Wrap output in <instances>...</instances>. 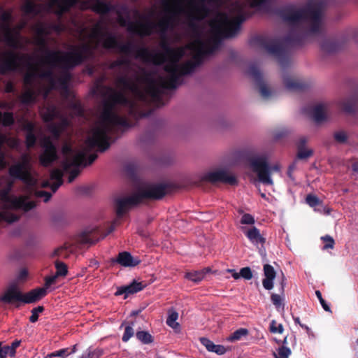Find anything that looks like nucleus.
<instances>
[{
    "mask_svg": "<svg viewBox=\"0 0 358 358\" xmlns=\"http://www.w3.org/2000/svg\"><path fill=\"white\" fill-rule=\"evenodd\" d=\"M223 34L224 14L219 13L201 29L197 37L187 45L171 48L164 44V52H151L147 48H136L131 42L118 44L105 27L103 31L97 27L92 32L91 40L94 43L100 41L103 48H115L124 55L110 66L113 69L118 67L122 73L116 80L120 91L108 89V99L103 113L89 134L83 151L73 150L68 143L63 145L62 166L69 172V182H73L78 176V166L84 162L86 153L94 147L101 151L106 150L110 145V134L117 126L126 124L125 119L116 114V106L133 108L135 103L127 97V92L138 99H145L147 96L157 97L163 89L176 87L178 78L190 73L194 67L191 61L179 63L186 51L189 50L194 59L198 60L217 48Z\"/></svg>",
    "mask_w": 358,
    "mask_h": 358,
    "instance_id": "nucleus-1",
    "label": "nucleus"
},
{
    "mask_svg": "<svg viewBox=\"0 0 358 358\" xmlns=\"http://www.w3.org/2000/svg\"><path fill=\"white\" fill-rule=\"evenodd\" d=\"M99 27L103 30L102 24H96L92 29L79 27L76 34L81 42L80 45L71 46L68 52L49 50L45 36L52 30L60 33L64 30L62 24L48 25L38 22L33 27V43L36 46L34 55L16 54L13 51L0 52V68L2 71H17L24 72V90L21 96L23 103L35 101L36 94L47 96L54 87L66 88L69 80L67 69L76 66L90 57L93 50L100 45V41L91 40L92 32Z\"/></svg>",
    "mask_w": 358,
    "mask_h": 358,
    "instance_id": "nucleus-2",
    "label": "nucleus"
},
{
    "mask_svg": "<svg viewBox=\"0 0 358 358\" xmlns=\"http://www.w3.org/2000/svg\"><path fill=\"white\" fill-rule=\"evenodd\" d=\"M278 15L291 27L287 36L280 38L268 34H257L250 39V45L264 50L275 57L282 68H286L289 64L291 49L302 47L310 36L322 33V7L320 2L301 8L289 5L280 8Z\"/></svg>",
    "mask_w": 358,
    "mask_h": 358,
    "instance_id": "nucleus-3",
    "label": "nucleus"
},
{
    "mask_svg": "<svg viewBox=\"0 0 358 358\" xmlns=\"http://www.w3.org/2000/svg\"><path fill=\"white\" fill-rule=\"evenodd\" d=\"M31 156L29 154H23L20 162L12 165L9 169L10 176L22 180L25 187L23 189L24 194L18 197L10 196L9 192L13 185V180L6 178V186L0 191V200L4 209L21 208L28 211L36 206L34 201H27L29 196L34 194L36 197L43 198L47 202L50 200L52 194L45 191L34 190L37 179L34 177V172L30 164Z\"/></svg>",
    "mask_w": 358,
    "mask_h": 358,
    "instance_id": "nucleus-4",
    "label": "nucleus"
},
{
    "mask_svg": "<svg viewBox=\"0 0 358 358\" xmlns=\"http://www.w3.org/2000/svg\"><path fill=\"white\" fill-rule=\"evenodd\" d=\"M166 194L163 185H148L141 187L130 196H120L115 200V210L118 217L123 216L133 206L145 199H159Z\"/></svg>",
    "mask_w": 358,
    "mask_h": 358,
    "instance_id": "nucleus-5",
    "label": "nucleus"
},
{
    "mask_svg": "<svg viewBox=\"0 0 358 358\" xmlns=\"http://www.w3.org/2000/svg\"><path fill=\"white\" fill-rule=\"evenodd\" d=\"M245 162L250 170L257 174L258 181L264 185H273L271 174L274 172L279 173L280 170L279 164L270 166L268 159L265 155L247 156Z\"/></svg>",
    "mask_w": 358,
    "mask_h": 358,
    "instance_id": "nucleus-6",
    "label": "nucleus"
},
{
    "mask_svg": "<svg viewBox=\"0 0 358 358\" xmlns=\"http://www.w3.org/2000/svg\"><path fill=\"white\" fill-rule=\"evenodd\" d=\"M78 0H50L45 5L38 4L33 0H25L22 10L25 15L34 16L43 11L55 12L62 15L68 10Z\"/></svg>",
    "mask_w": 358,
    "mask_h": 358,
    "instance_id": "nucleus-7",
    "label": "nucleus"
},
{
    "mask_svg": "<svg viewBox=\"0 0 358 358\" xmlns=\"http://www.w3.org/2000/svg\"><path fill=\"white\" fill-rule=\"evenodd\" d=\"M10 18L11 15L8 12H3L1 14V19L2 23L0 24V38L12 48H22L29 43L28 39L21 37L19 34L20 30L24 24L17 28L11 29L9 24Z\"/></svg>",
    "mask_w": 358,
    "mask_h": 358,
    "instance_id": "nucleus-8",
    "label": "nucleus"
},
{
    "mask_svg": "<svg viewBox=\"0 0 358 358\" xmlns=\"http://www.w3.org/2000/svg\"><path fill=\"white\" fill-rule=\"evenodd\" d=\"M41 115L45 121H50L55 118H58L59 123L58 124L51 123L49 129L55 138H57L62 131L68 126L69 121L64 118L59 111L52 106H48L41 110Z\"/></svg>",
    "mask_w": 358,
    "mask_h": 358,
    "instance_id": "nucleus-9",
    "label": "nucleus"
},
{
    "mask_svg": "<svg viewBox=\"0 0 358 358\" xmlns=\"http://www.w3.org/2000/svg\"><path fill=\"white\" fill-rule=\"evenodd\" d=\"M228 0H225V40L236 37L241 30V24L245 22L248 15L240 8L237 15L229 18L227 13Z\"/></svg>",
    "mask_w": 358,
    "mask_h": 358,
    "instance_id": "nucleus-10",
    "label": "nucleus"
},
{
    "mask_svg": "<svg viewBox=\"0 0 358 358\" xmlns=\"http://www.w3.org/2000/svg\"><path fill=\"white\" fill-rule=\"evenodd\" d=\"M43 151L39 156V162L43 166H49L58 159L56 147L50 137H44L41 141Z\"/></svg>",
    "mask_w": 358,
    "mask_h": 358,
    "instance_id": "nucleus-11",
    "label": "nucleus"
},
{
    "mask_svg": "<svg viewBox=\"0 0 358 358\" xmlns=\"http://www.w3.org/2000/svg\"><path fill=\"white\" fill-rule=\"evenodd\" d=\"M223 180L224 169L222 167H217L198 174L194 184L197 186H201L206 182L214 185Z\"/></svg>",
    "mask_w": 358,
    "mask_h": 358,
    "instance_id": "nucleus-12",
    "label": "nucleus"
},
{
    "mask_svg": "<svg viewBox=\"0 0 358 358\" xmlns=\"http://www.w3.org/2000/svg\"><path fill=\"white\" fill-rule=\"evenodd\" d=\"M0 301L6 304L22 302V293L16 282H13L8 285L0 296Z\"/></svg>",
    "mask_w": 358,
    "mask_h": 358,
    "instance_id": "nucleus-13",
    "label": "nucleus"
},
{
    "mask_svg": "<svg viewBox=\"0 0 358 358\" xmlns=\"http://www.w3.org/2000/svg\"><path fill=\"white\" fill-rule=\"evenodd\" d=\"M248 74L251 76L256 85L259 87V92L262 97L268 98L271 96V91L264 84L262 74L255 65H251L248 69Z\"/></svg>",
    "mask_w": 358,
    "mask_h": 358,
    "instance_id": "nucleus-14",
    "label": "nucleus"
},
{
    "mask_svg": "<svg viewBox=\"0 0 358 358\" xmlns=\"http://www.w3.org/2000/svg\"><path fill=\"white\" fill-rule=\"evenodd\" d=\"M263 271L265 278L262 280V285L266 290H271L273 287V280L276 276V272L271 264H264Z\"/></svg>",
    "mask_w": 358,
    "mask_h": 358,
    "instance_id": "nucleus-15",
    "label": "nucleus"
},
{
    "mask_svg": "<svg viewBox=\"0 0 358 358\" xmlns=\"http://www.w3.org/2000/svg\"><path fill=\"white\" fill-rule=\"evenodd\" d=\"M62 177L63 173L61 170L58 169H53L50 173V180L53 181V182L50 183L49 181H45L43 182L42 187H50L52 191L55 192L63 183Z\"/></svg>",
    "mask_w": 358,
    "mask_h": 358,
    "instance_id": "nucleus-16",
    "label": "nucleus"
},
{
    "mask_svg": "<svg viewBox=\"0 0 358 358\" xmlns=\"http://www.w3.org/2000/svg\"><path fill=\"white\" fill-rule=\"evenodd\" d=\"M283 83L287 90L292 92H301L306 87L304 83L287 73L283 75Z\"/></svg>",
    "mask_w": 358,
    "mask_h": 358,
    "instance_id": "nucleus-17",
    "label": "nucleus"
},
{
    "mask_svg": "<svg viewBox=\"0 0 358 358\" xmlns=\"http://www.w3.org/2000/svg\"><path fill=\"white\" fill-rule=\"evenodd\" d=\"M115 262L124 267H134L140 264L141 260L124 251L118 254Z\"/></svg>",
    "mask_w": 358,
    "mask_h": 358,
    "instance_id": "nucleus-18",
    "label": "nucleus"
},
{
    "mask_svg": "<svg viewBox=\"0 0 358 358\" xmlns=\"http://www.w3.org/2000/svg\"><path fill=\"white\" fill-rule=\"evenodd\" d=\"M47 294L45 288H37L30 292L22 294V302L24 303H32L39 301Z\"/></svg>",
    "mask_w": 358,
    "mask_h": 358,
    "instance_id": "nucleus-19",
    "label": "nucleus"
},
{
    "mask_svg": "<svg viewBox=\"0 0 358 358\" xmlns=\"http://www.w3.org/2000/svg\"><path fill=\"white\" fill-rule=\"evenodd\" d=\"M344 46L343 41L334 39H327L322 42L321 50L327 53H335L341 50Z\"/></svg>",
    "mask_w": 358,
    "mask_h": 358,
    "instance_id": "nucleus-20",
    "label": "nucleus"
},
{
    "mask_svg": "<svg viewBox=\"0 0 358 358\" xmlns=\"http://www.w3.org/2000/svg\"><path fill=\"white\" fill-rule=\"evenodd\" d=\"M308 141L306 137H301L296 142L297 155L296 157L299 159H306L312 157L313 151L312 149L306 148Z\"/></svg>",
    "mask_w": 358,
    "mask_h": 358,
    "instance_id": "nucleus-21",
    "label": "nucleus"
},
{
    "mask_svg": "<svg viewBox=\"0 0 358 358\" xmlns=\"http://www.w3.org/2000/svg\"><path fill=\"white\" fill-rule=\"evenodd\" d=\"M167 315L166 324L173 329L175 332H180V324L177 321L179 317L178 313L174 308H171L168 310Z\"/></svg>",
    "mask_w": 358,
    "mask_h": 358,
    "instance_id": "nucleus-22",
    "label": "nucleus"
},
{
    "mask_svg": "<svg viewBox=\"0 0 358 358\" xmlns=\"http://www.w3.org/2000/svg\"><path fill=\"white\" fill-rule=\"evenodd\" d=\"M244 234L254 245H263L266 241V239L262 236L259 229L255 227L244 230Z\"/></svg>",
    "mask_w": 358,
    "mask_h": 358,
    "instance_id": "nucleus-23",
    "label": "nucleus"
},
{
    "mask_svg": "<svg viewBox=\"0 0 358 358\" xmlns=\"http://www.w3.org/2000/svg\"><path fill=\"white\" fill-rule=\"evenodd\" d=\"M199 341L208 352H214L218 355H222L224 354L223 345H217L206 337H201Z\"/></svg>",
    "mask_w": 358,
    "mask_h": 358,
    "instance_id": "nucleus-24",
    "label": "nucleus"
},
{
    "mask_svg": "<svg viewBox=\"0 0 358 358\" xmlns=\"http://www.w3.org/2000/svg\"><path fill=\"white\" fill-rule=\"evenodd\" d=\"M95 231V228L85 230L78 235V241L82 244H94L99 240V238H94L93 236Z\"/></svg>",
    "mask_w": 358,
    "mask_h": 358,
    "instance_id": "nucleus-25",
    "label": "nucleus"
},
{
    "mask_svg": "<svg viewBox=\"0 0 358 358\" xmlns=\"http://www.w3.org/2000/svg\"><path fill=\"white\" fill-rule=\"evenodd\" d=\"M22 128L24 130L27 131V134L26 136V144L28 148L32 147L36 142V138L32 131L34 129V124L28 121H24L22 123Z\"/></svg>",
    "mask_w": 358,
    "mask_h": 358,
    "instance_id": "nucleus-26",
    "label": "nucleus"
},
{
    "mask_svg": "<svg viewBox=\"0 0 358 358\" xmlns=\"http://www.w3.org/2000/svg\"><path fill=\"white\" fill-rule=\"evenodd\" d=\"M313 118L316 122H321L327 119L325 113V106L324 104H318L314 106L313 109Z\"/></svg>",
    "mask_w": 358,
    "mask_h": 358,
    "instance_id": "nucleus-27",
    "label": "nucleus"
},
{
    "mask_svg": "<svg viewBox=\"0 0 358 358\" xmlns=\"http://www.w3.org/2000/svg\"><path fill=\"white\" fill-rule=\"evenodd\" d=\"M21 341L16 340L11 343V345H6L3 347V351L0 353V358H6L7 355L14 357L15 355V350L20 345Z\"/></svg>",
    "mask_w": 358,
    "mask_h": 358,
    "instance_id": "nucleus-28",
    "label": "nucleus"
},
{
    "mask_svg": "<svg viewBox=\"0 0 358 358\" xmlns=\"http://www.w3.org/2000/svg\"><path fill=\"white\" fill-rule=\"evenodd\" d=\"M249 334V331L245 328H239L233 332L227 340L230 342H235L241 340L243 337L247 336Z\"/></svg>",
    "mask_w": 358,
    "mask_h": 358,
    "instance_id": "nucleus-29",
    "label": "nucleus"
},
{
    "mask_svg": "<svg viewBox=\"0 0 358 358\" xmlns=\"http://www.w3.org/2000/svg\"><path fill=\"white\" fill-rule=\"evenodd\" d=\"M145 287L142 282L134 280L130 285L125 286L126 296H124V298H127L129 294L141 291Z\"/></svg>",
    "mask_w": 358,
    "mask_h": 358,
    "instance_id": "nucleus-30",
    "label": "nucleus"
},
{
    "mask_svg": "<svg viewBox=\"0 0 358 358\" xmlns=\"http://www.w3.org/2000/svg\"><path fill=\"white\" fill-rule=\"evenodd\" d=\"M185 278L194 283H199L205 278L203 272L200 271H193L185 273Z\"/></svg>",
    "mask_w": 358,
    "mask_h": 358,
    "instance_id": "nucleus-31",
    "label": "nucleus"
},
{
    "mask_svg": "<svg viewBox=\"0 0 358 358\" xmlns=\"http://www.w3.org/2000/svg\"><path fill=\"white\" fill-rule=\"evenodd\" d=\"M91 7L96 12L103 14L109 10V7L107 4L98 0H92L91 2Z\"/></svg>",
    "mask_w": 358,
    "mask_h": 358,
    "instance_id": "nucleus-32",
    "label": "nucleus"
},
{
    "mask_svg": "<svg viewBox=\"0 0 358 358\" xmlns=\"http://www.w3.org/2000/svg\"><path fill=\"white\" fill-rule=\"evenodd\" d=\"M6 143L10 148H17L19 145V141L15 138L8 137L5 135L0 134V146Z\"/></svg>",
    "mask_w": 358,
    "mask_h": 358,
    "instance_id": "nucleus-33",
    "label": "nucleus"
},
{
    "mask_svg": "<svg viewBox=\"0 0 358 358\" xmlns=\"http://www.w3.org/2000/svg\"><path fill=\"white\" fill-rule=\"evenodd\" d=\"M291 354L292 351L289 348L285 345H282L278 348V354L273 352V355L275 358H289Z\"/></svg>",
    "mask_w": 358,
    "mask_h": 358,
    "instance_id": "nucleus-34",
    "label": "nucleus"
},
{
    "mask_svg": "<svg viewBox=\"0 0 358 358\" xmlns=\"http://www.w3.org/2000/svg\"><path fill=\"white\" fill-rule=\"evenodd\" d=\"M137 338L144 344H149L152 343V336L145 331H141L136 333Z\"/></svg>",
    "mask_w": 358,
    "mask_h": 358,
    "instance_id": "nucleus-35",
    "label": "nucleus"
},
{
    "mask_svg": "<svg viewBox=\"0 0 358 358\" xmlns=\"http://www.w3.org/2000/svg\"><path fill=\"white\" fill-rule=\"evenodd\" d=\"M14 122L13 114L10 113H4L3 114L0 112V124L4 126H9Z\"/></svg>",
    "mask_w": 358,
    "mask_h": 358,
    "instance_id": "nucleus-36",
    "label": "nucleus"
},
{
    "mask_svg": "<svg viewBox=\"0 0 358 358\" xmlns=\"http://www.w3.org/2000/svg\"><path fill=\"white\" fill-rule=\"evenodd\" d=\"M306 203L312 208H316V206L321 205V200L316 195L310 194L306 197Z\"/></svg>",
    "mask_w": 358,
    "mask_h": 358,
    "instance_id": "nucleus-37",
    "label": "nucleus"
},
{
    "mask_svg": "<svg viewBox=\"0 0 358 358\" xmlns=\"http://www.w3.org/2000/svg\"><path fill=\"white\" fill-rule=\"evenodd\" d=\"M284 331V327L281 323H278L275 320L270 322V331L271 334H282Z\"/></svg>",
    "mask_w": 358,
    "mask_h": 358,
    "instance_id": "nucleus-38",
    "label": "nucleus"
},
{
    "mask_svg": "<svg viewBox=\"0 0 358 358\" xmlns=\"http://www.w3.org/2000/svg\"><path fill=\"white\" fill-rule=\"evenodd\" d=\"M55 267L57 269L56 275L57 276H65L67 274V266L64 263L61 262H56Z\"/></svg>",
    "mask_w": 358,
    "mask_h": 358,
    "instance_id": "nucleus-39",
    "label": "nucleus"
},
{
    "mask_svg": "<svg viewBox=\"0 0 358 358\" xmlns=\"http://www.w3.org/2000/svg\"><path fill=\"white\" fill-rule=\"evenodd\" d=\"M69 356V349L64 348L58 351L48 354L45 358H52L55 357H59L62 358H67Z\"/></svg>",
    "mask_w": 358,
    "mask_h": 358,
    "instance_id": "nucleus-40",
    "label": "nucleus"
},
{
    "mask_svg": "<svg viewBox=\"0 0 358 358\" xmlns=\"http://www.w3.org/2000/svg\"><path fill=\"white\" fill-rule=\"evenodd\" d=\"M271 301L274 306L278 309L281 306L284 307V303H282V299L280 295L278 294L272 293L271 294Z\"/></svg>",
    "mask_w": 358,
    "mask_h": 358,
    "instance_id": "nucleus-41",
    "label": "nucleus"
},
{
    "mask_svg": "<svg viewBox=\"0 0 358 358\" xmlns=\"http://www.w3.org/2000/svg\"><path fill=\"white\" fill-rule=\"evenodd\" d=\"M241 277L245 278V280H250L253 278V273L252 272L251 268L249 266H245L241 268L240 270Z\"/></svg>",
    "mask_w": 358,
    "mask_h": 358,
    "instance_id": "nucleus-42",
    "label": "nucleus"
},
{
    "mask_svg": "<svg viewBox=\"0 0 358 358\" xmlns=\"http://www.w3.org/2000/svg\"><path fill=\"white\" fill-rule=\"evenodd\" d=\"M225 184L230 185L231 186H236L238 185L237 176L225 171Z\"/></svg>",
    "mask_w": 358,
    "mask_h": 358,
    "instance_id": "nucleus-43",
    "label": "nucleus"
},
{
    "mask_svg": "<svg viewBox=\"0 0 358 358\" xmlns=\"http://www.w3.org/2000/svg\"><path fill=\"white\" fill-rule=\"evenodd\" d=\"M44 308L43 306H38L34 308L31 310V315L29 317V321L32 323L36 322L38 319L39 313L43 311Z\"/></svg>",
    "mask_w": 358,
    "mask_h": 358,
    "instance_id": "nucleus-44",
    "label": "nucleus"
},
{
    "mask_svg": "<svg viewBox=\"0 0 358 358\" xmlns=\"http://www.w3.org/2000/svg\"><path fill=\"white\" fill-rule=\"evenodd\" d=\"M0 217L3 220H5L8 222H13L17 220L18 219L17 216L12 213L1 210H0Z\"/></svg>",
    "mask_w": 358,
    "mask_h": 358,
    "instance_id": "nucleus-45",
    "label": "nucleus"
},
{
    "mask_svg": "<svg viewBox=\"0 0 358 358\" xmlns=\"http://www.w3.org/2000/svg\"><path fill=\"white\" fill-rule=\"evenodd\" d=\"M357 106L353 101H347L343 104V109L349 113H352L356 110Z\"/></svg>",
    "mask_w": 358,
    "mask_h": 358,
    "instance_id": "nucleus-46",
    "label": "nucleus"
},
{
    "mask_svg": "<svg viewBox=\"0 0 358 358\" xmlns=\"http://www.w3.org/2000/svg\"><path fill=\"white\" fill-rule=\"evenodd\" d=\"M322 239L324 241V242L325 243L324 245L323 246L324 250L334 248V245H335V241L332 237H331L329 235H327L324 237H322Z\"/></svg>",
    "mask_w": 358,
    "mask_h": 358,
    "instance_id": "nucleus-47",
    "label": "nucleus"
},
{
    "mask_svg": "<svg viewBox=\"0 0 358 358\" xmlns=\"http://www.w3.org/2000/svg\"><path fill=\"white\" fill-rule=\"evenodd\" d=\"M334 139L340 143H344L347 139L348 136L345 131H336L334 134Z\"/></svg>",
    "mask_w": 358,
    "mask_h": 358,
    "instance_id": "nucleus-48",
    "label": "nucleus"
},
{
    "mask_svg": "<svg viewBox=\"0 0 358 358\" xmlns=\"http://www.w3.org/2000/svg\"><path fill=\"white\" fill-rule=\"evenodd\" d=\"M134 331L133 327L131 325L127 326L125 327V331L122 336V341L124 342L128 341L134 336Z\"/></svg>",
    "mask_w": 358,
    "mask_h": 358,
    "instance_id": "nucleus-49",
    "label": "nucleus"
},
{
    "mask_svg": "<svg viewBox=\"0 0 358 358\" xmlns=\"http://www.w3.org/2000/svg\"><path fill=\"white\" fill-rule=\"evenodd\" d=\"M70 247V245L69 244H64V246L59 248L56 249L54 251V255L60 256L62 257H67L68 255L66 253V250L69 249Z\"/></svg>",
    "mask_w": 358,
    "mask_h": 358,
    "instance_id": "nucleus-50",
    "label": "nucleus"
},
{
    "mask_svg": "<svg viewBox=\"0 0 358 358\" xmlns=\"http://www.w3.org/2000/svg\"><path fill=\"white\" fill-rule=\"evenodd\" d=\"M315 294H316L317 298L320 301V304H321L322 307L323 308V309L324 310H326V311L331 312V309L329 308V305L322 298V294H321L320 291H319V290L315 291Z\"/></svg>",
    "mask_w": 358,
    "mask_h": 358,
    "instance_id": "nucleus-51",
    "label": "nucleus"
},
{
    "mask_svg": "<svg viewBox=\"0 0 358 358\" xmlns=\"http://www.w3.org/2000/svg\"><path fill=\"white\" fill-rule=\"evenodd\" d=\"M241 223L242 224H252L255 223V219L253 215L250 213H245L244 215H242Z\"/></svg>",
    "mask_w": 358,
    "mask_h": 358,
    "instance_id": "nucleus-52",
    "label": "nucleus"
},
{
    "mask_svg": "<svg viewBox=\"0 0 358 358\" xmlns=\"http://www.w3.org/2000/svg\"><path fill=\"white\" fill-rule=\"evenodd\" d=\"M250 2L252 7L263 8L265 7L268 2V0H248Z\"/></svg>",
    "mask_w": 358,
    "mask_h": 358,
    "instance_id": "nucleus-53",
    "label": "nucleus"
},
{
    "mask_svg": "<svg viewBox=\"0 0 358 358\" xmlns=\"http://www.w3.org/2000/svg\"><path fill=\"white\" fill-rule=\"evenodd\" d=\"M289 133V131L286 129L283 128L278 131H276L274 134V138L276 140H279L281 138H283L285 136H287V135Z\"/></svg>",
    "mask_w": 358,
    "mask_h": 358,
    "instance_id": "nucleus-54",
    "label": "nucleus"
},
{
    "mask_svg": "<svg viewBox=\"0 0 358 358\" xmlns=\"http://www.w3.org/2000/svg\"><path fill=\"white\" fill-rule=\"evenodd\" d=\"M58 276L55 274L53 276H50L45 278V287L47 289L48 287H50L52 284L55 283L56 281V279Z\"/></svg>",
    "mask_w": 358,
    "mask_h": 358,
    "instance_id": "nucleus-55",
    "label": "nucleus"
},
{
    "mask_svg": "<svg viewBox=\"0 0 358 358\" xmlns=\"http://www.w3.org/2000/svg\"><path fill=\"white\" fill-rule=\"evenodd\" d=\"M28 273L27 271L25 269H22L20 271V272L18 274V276L17 278V281H22L26 278L27 276Z\"/></svg>",
    "mask_w": 358,
    "mask_h": 358,
    "instance_id": "nucleus-56",
    "label": "nucleus"
},
{
    "mask_svg": "<svg viewBox=\"0 0 358 358\" xmlns=\"http://www.w3.org/2000/svg\"><path fill=\"white\" fill-rule=\"evenodd\" d=\"M285 281H286V278L282 275V280L280 282V293L282 294H283L284 292H285V285H286Z\"/></svg>",
    "mask_w": 358,
    "mask_h": 358,
    "instance_id": "nucleus-57",
    "label": "nucleus"
},
{
    "mask_svg": "<svg viewBox=\"0 0 358 358\" xmlns=\"http://www.w3.org/2000/svg\"><path fill=\"white\" fill-rule=\"evenodd\" d=\"M122 294H125L126 295L125 286L118 287L117 292H115V295L116 296H120V295H122Z\"/></svg>",
    "mask_w": 358,
    "mask_h": 358,
    "instance_id": "nucleus-58",
    "label": "nucleus"
},
{
    "mask_svg": "<svg viewBox=\"0 0 358 358\" xmlns=\"http://www.w3.org/2000/svg\"><path fill=\"white\" fill-rule=\"evenodd\" d=\"M6 166V162L4 160V155L0 152V169H3Z\"/></svg>",
    "mask_w": 358,
    "mask_h": 358,
    "instance_id": "nucleus-59",
    "label": "nucleus"
},
{
    "mask_svg": "<svg viewBox=\"0 0 358 358\" xmlns=\"http://www.w3.org/2000/svg\"><path fill=\"white\" fill-rule=\"evenodd\" d=\"M201 271H202V272H203L204 276H206V275L209 273H213L215 274L217 273V271H213L211 269V268H210V267H206V268L202 269Z\"/></svg>",
    "mask_w": 358,
    "mask_h": 358,
    "instance_id": "nucleus-60",
    "label": "nucleus"
},
{
    "mask_svg": "<svg viewBox=\"0 0 358 358\" xmlns=\"http://www.w3.org/2000/svg\"><path fill=\"white\" fill-rule=\"evenodd\" d=\"M96 157L97 156L95 154L91 155L88 158V160H89L88 163H85L84 166H86L87 164H91L96 159Z\"/></svg>",
    "mask_w": 358,
    "mask_h": 358,
    "instance_id": "nucleus-61",
    "label": "nucleus"
},
{
    "mask_svg": "<svg viewBox=\"0 0 358 358\" xmlns=\"http://www.w3.org/2000/svg\"><path fill=\"white\" fill-rule=\"evenodd\" d=\"M13 90V87L11 83H8L6 86V91L7 92H10Z\"/></svg>",
    "mask_w": 358,
    "mask_h": 358,
    "instance_id": "nucleus-62",
    "label": "nucleus"
},
{
    "mask_svg": "<svg viewBox=\"0 0 358 358\" xmlns=\"http://www.w3.org/2000/svg\"><path fill=\"white\" fill-rule=\"evenodd\" d=\"M231 276H232L233 278H234L235 279H238V278H239L241 277L240 272H239V273H237V271H235L232 273Z\"/></svg>",
    "mask_w": 358,
    "mask_h": 358,
    "instance_id": "nucleus-63",
    "label": "nucleus"
},
{
    "mask_svg": "<svg viewBox=\"0 0 358 358\" xmlns=\"http://www.w3.org/2000/svg\"><path fill=\"white\" fill-rule=\"evenodd\" d=\"M231 276H232L233 278H234L235 279H238V278H239L241 277L240 272H239V273H237V271H235L232 273Z\"/></svg>",
    "mask_w": 358,
    "mask_h": 358,
    "instance_id": "nucleus-64",
    "label": "nucleus"
}]
</instances>
